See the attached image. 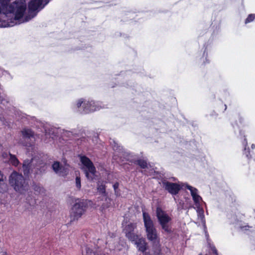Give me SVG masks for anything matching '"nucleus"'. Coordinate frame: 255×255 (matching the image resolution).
Listing matches in <instances>:
<instances>
[{
	"mask_svg": "<svg viewBox=\"0 0 255 255\" xmlns=\"http://www.w3.org/2000/svg\"><path fill=\"white\" fill-rule=\"evenodd\" d=\"M142 216L146 238L149 241L152 243L153 255H160L161 250L160 239L153 221L149 214L145 212L142 213Z\"/></svg>",
	"mask_w": 255,
	"mask_h": 255,
	"instance_id": "nucleus-1",
	"label": "nucleus"
},
{
	"mask_svg": "<svg viewBox=\"0 0 255 255\" xmlns=\"http://www.w3.org/2000/svg\"><path fill=\"white\" fill-rule=\"evenodd\" d=\"M155 213L158 223L162 229V233L167 235L172 234L174 230L170 223L172 218L160 207H157L156 208Z\"/></svg>",
	"mask_w": 255,
	"mask_h": 255,
	"instance_id": "nucleus-2",
	"label": "nucleus"
},
{
	"mask_svg": "<svg viewBox=\"0 0 255 255\" xmlns=\"http://www.w3.org/2000/svg\"><path fill=\"white\" fill-rule=\"evenodd\" d=\"M9 183L15 191L20 192L25 190L27 186L23 176L16 171H13L10 174Z\"/></svg>",
	"mask_w": 255,
	"mask_h": 255,
	"instance_id": "nucleus-3",
	"label": "nucleus"
},
{
	"mask_svg": "<svg viewBox=\"0 0 255 255\" xmlns=\"http://www.w3.org/2000/svg\"><path fill=\"white\" fill-rule=\"evenodd\" d=\"M79 158L80 162L85 167L83 170L86 178L90 181L93 180L96 175V169L93 162L86 155H79Z\"/></svg>",
	"mask_w": 255,
	"mask_h": 255,
	"instance_id": "nucleus-4",
	"label": "nucleus"
},
{
	"mask_svg": "<svg viewBox=\"0 0 255 255\" xmlns=\"http://www.w3.org/2000/svg\"><path fill=\"white\" fill-rule=\"evenodd\" d=\"M87 208V204L83 200L77 199L71 208V222L78 220L84 214Z\"/></svg>",
	"mask_w": 255,
	"mask_h": 255,
	"instance_id": "nucleus-5",
	"label": "nucleus"
},
{
	"mask_svg": "<svg viewBox=\"0 0 255 255\" xmlns=\"http://www.w3.org/2000/svg\"><path fill=\"white\" fill-rule=\"evenodd\" d=\"M95 102L93 101H87L84 99L78 100L76 103V107L83 114H87L96 110Z\"/></svg>",
	"mask_w": 255,
	"mask_h": 255,
	"instance_id": "nucleus-6",
	"label": "nucleus"
},
{
	"mask_svg": "<svg viewBox=\"0 0 255 255\" xmlns=\"http://www.w3.org/2000/svg\"><path fill=\"white\" fill-rule=\"evenodd\" d=\"M13 13H14V19L15 20H19L21 19L26 9V4L25 1L16 0L13 2Z\"/></svg>",
	"mask_w": 255,
	"mask_h": 255,
	"instance_id": "nucleus-7",
	"label": "nucleus"
},
{
	"mask_svg": "<svg viewBox=\"0 0 255 255\" xmlns=\"http://www.w3.org/2000/svg\"><path fill=\"white\" fill-rule=\"evenodd\" d=\"M137 225L135 223H130L126 225L123 229V232L128 240L133 242L138 239V235L135 233Z\"/></svg>",
	"mask_w": 255,
	"mask_h": 255,
	"instance_id": "nucleus-8",
	"label": "nucleus"
},
{
	"mask_svg": "<svg viewBox=\"0 0 255 255\" xmlns=\"http://www.w3.org/2000/svg\"><path fill=\"white\" fill-rule=\"evenodd\" d=\"M163 185L165 190L174 195L177 194L182 188V187L178 183L169 181L163 182Z\"/></svg>",
	"mask_w": 255,
	"mask_h": 255,
	"instance_id": "nucleus-9",
	"label": "nucleus"
},
{
	"mask_svg": "<svg viewBox=\"0 0 255 255\" xmlns=\"http://www.w3.org/2000/svg\"><path fill=\"white\" fill-rule=\"evenodd\" d=\"M136 245V247L139 251L142 253H144L145 251L148 249V245L146 243L145 239L142 237L139 238L133 242Z\"/></svg>",
	"mask_w": 255,
	"mask_h": 255,
	"instance_id": "nucleus-10",
	"label": "nucleus"
},
{
	"mask_svg": "<svg viewBox=\"0 0 255 255\" xmlns=\"http://www.w3.org/2000/svg\"><path fill=\"white\" fill-rule=\"evenodd\" d=\"M10 0H0V6L6 13H13V2L9 3Z\"/></svg>",
	"mask_w": 255,
	"mask_h": 255,
	"instance_id": "nucleus-11",
	"label": "nucleus"
},
{
	"mask_svg": "<svg viewBox=\"0 0 255 255\" xmlns=\"http://www.w3.org/2000/svg\"><path fill=\"white\" fill-rule=\"evenodd\" d=\"M43 0H31L28 5L29 12H33L37 10L42 5Z\"/></svg>",
	"mask_w": 255,
	"mask_h": 255,
	"instance_id": "nucleus-12",
	"label": "nucleus"
},
{
	"mask_svg": "<svg viewBox=\"0 0 255 255\" xmlns=\"http://www.w3.org/2000/svg\"><path fill=\"white\" fill-rule=\"evenodd\" d=\"M186 188L190 191L191 195L193 198L194 203L195 204L199 203L201 198L198 194V190L196 188L188 185L186 186Z\"/></svg>",
	"mask_w": 255,
	"mask_h": 255,
	"instance_id": "nucleus-13",
	"label": "nucleus"
},
{
	"mask_svg": "<svg viewBox=\"0 0 255 255\" xmlns=\"http://www.w3.org/2000/svg\"><path fill=\"white\" fill-rule=\"evenodd\" d=\"M245 137V136H244ZM243 144L244 146V149L243 151V154L246 156L248 160V162L252 158V155L251 154L250 150L249 147L248 146V141L246 137L244 138L243 141Z\"/></svg>",
	"mask_w": 255,
	"mask_h": 255,
	"instance_id": "nucleus-14",
	"label": "nucleus"
},
{
	"mask_svg": "<svg viewBox=\"0 0 255 255\" xmlns=\"http://www.w3.org/2000/svg\"><path fill=\"white\" fill-rule=\"evenodd\" d=\"M31 162L28 160H24L22 165V171L25 176H28L30 174Z\"/></svg>",
	"mask_w": 255,
	"mask_h": 255,
	"instance_id": "nucleus-15",
	"label": "nucleus"
},
{
	"mask_svg": "<svg viewBox=\"0 0 255 255\" xmlns=\"http://www.w3.org/2000/svg\"><path fill=\"white\" fill-rule=\"evenodd\" d=\"M52 169L56 173H61L64 169L63 166L58 161H54L52 165Z\"/></svg>",
	"mask_w": 255,
	"mask_h": 255,
	"instance_id": "nucleus-16",
	"label": "nucleus"
},
{
	"mask_svg": "<svg viewBox=\"0 0 255 255\" xmlns=\"http://www.w3.org/2000/svg\"><path fill=\"white\" fill-rule=\"evenodd\" d=\"M134 164L138 165L142 169L147 168V162L143 159H138L133 161Z\"/></svg>",
	"mask_w": 255,
	"mask_h": 255,
	"instance_id": "nucleus-17",
	"label": "nucleus"
},
{
	"mask_svg": "<svg viewBox=\"0 0 255 255\" xmlns=\"http://www.w3.org/2000/svg\"><path fill=\"white\" fill-rule=\"evenodd\" d=\"M22 134L23 137L25 138H30L33 137L34 135V133L33 131H32L31 129L29 128H24L22 131Z\"/></svg>",
	"mask_w": 255,
	"mask_h": 255,
	"instance_id": "nucleus-18",
	"label": "nucleus"
},
{
	"mask_svg": "<svg viewBox=\"0 0 255 255\" xmlns=\"http://www.w3.org/2000/svg\"><path fill=\"white\" fill-rule=\"evenodd\" d=\"M46 165L43 164L40 166H38L34 171V174L35 175H42L45 173L46 170Z\"/></svg>",
	"mask_w": 255,
	"mask_h": 255,
	"instance_id": "nucleus-19",
	"label": "nucleus"
},
{
	"mask_svg": "<svg viewBox=\"0 0 255 255\" xmlns=\"http://www.w3.org/2000/svg\"><path fill=\"white\" fill-rule=\"evenodd\" d=\"M9 156V162L10 163L14 166H17L19 164V162L16 156L10 153Z\"/></svg>",
	"mask_w": 255,
	"mask_h": 255,
	"instance_id": "nucleus-20",
	"label": "nucleus"
},
{
	"mask_svg": "<svg viewBox=\"0 0 255 255\" xmlns=\"http://www.w3.org/2000/svg\"><path fill=\"white\" fill-rule=\"evenodd\" d=\"M244 119L240 114L237 115L236 118V124L237 126H243L244 124Z\"/></svg>",
	"mask_w": 255,
	"mask_h": 255,
	"instance_id": "nucleus-21",
	"label": "nucleus"
},
{
	"mask_svg": "<svg viewBox=\"0 0 255 255\" xmlns=\"http://www.w3.org/2000/svg\"><path fill=\"white\" fill-rule=\"evenodd\" d=\"M255 20V14H250L245 20V23L247 24Z\"/></svg>",
	"mask_w": 255,
	"mask_h": 255,
	"instance_id": "nucleus-22",
	"label": "nucleus"
},
{
	"mask_svg": "<svg viewBox=\"0 0 255 255\" xmlns=\"http://www.w3.org/2000/svg\"><path fill=\"white\" fill-rule=\"evenodd\" d=\"M97 190L100 193L102 194H106V186L102 183H101V184H98Z\"/></svg>",
	"mask_w": 255,
	"mask_h": 255,
	"instance_id": "nucleus-23",
	"label": "nucleus"
},
{
	"mask_svg": "<svg viewBox=\"0 0 255 255\" xmlns=\"http://www.w3.org/2000/svg\"><path fill=\"white\" fill-rule=\"evenodd\" d=\"M76 186L78 189H80L81 187V178L79 176L76 177Z\"/></svg>",
	"mask_w": 255,
	"mask_h": 255,
	"instance_id": "nucleus-24",
	"label": "nucleus"
},
{
	"mask_svg": "<svg viewBox=\"0 0 255 255\" xmlns=\"http://www.w3.org/2000/svg\"><path fill=\"white\" fill-rule=\"evenodd\" d=\"M33 189L35 191L40 192L41 191L42 188L39 185H35L34 186Z\"/></svg>",
	"mask_w": 255,
	"mask_h": 255,
	"instance_id": "nucleus-25",
	"label": "nucleus"
},
{
	"mask_svg": "<svg viewBox=\"0 0 255 255\" xmlns=\"http://www.w3.org/2000/svg\"><path fill=\"white\" fill-rule=\"evenodd\" d=\"M113 142H114V143L115 144L114 145L112 144V145H113V147L114 149V150H118V149H119V147L120 146H119L118 145V144H117V143L115 142V141H113Z\"/></svg>",
	"mask_w": 255,
	"mask_h": 255,
	"instance_id": "nucleus-26",
	"label": "nucleus"
},
{
	"mask_svg": "<svg viewBox=\"0 0 255 255\" xmlns=\"http://www.w3.org/2000/svg\"><path fill=\"white\" fill-rule=\"evenodd\" d=\"M119 184L118 182H116L114 185H113V188L115 190V191H116V190L119 187Z\"/></svg>",
	"mask_w": 255,
	"mask_h": 255,
	"instance_id": "nucleus-27",
	"label": "nucleus"
},
{
	"mask_svg": "<svg viewBox=\"0 0 255 255\" xmlns=\"http://www.w3.org/2000/svg\"><path fill=\"white\" fill-rule=\"evenodd\" d=\"M213 253L214 254H215V255H218V252H217V250L215 249V248H214L213 249Z\"/></svg>",
	"mask_w": 255,
	"mask_h": 255,
	"instance_id": "nucleus-28",
	"label": "nucleus"
},
{
	"mask_svg": "<svg viewBox=\"0 0 255 255\" xmlns=\"http://www.w3.org/2000/svg\"><path fill=\"white\" fill-rule=\"evenodd\" d=\"M3 180V174L1 173V172L0 171V181Z\"/></svg>",
	"mask_w": 255,
	"mask_h": 255,
	"instance_id": "nucleus-29",
	"label": "nucleus"
},
{
	"mask_svg": "<svg viewBox=\"0 0 255 255\" xmlns=\"http://www.w3.org/2000/svg\"><path fill=\"white\" fill-rule=\"evenodd\" d=\"M143 255H150L149 252H146V251L144 252V253H142Z\"/></svg>",
	"mask_w": 255,
	"mask_h": 255,
	"instance_id": "nucleus-30",
	"label": "nucleus"
},
{
	"mask_svg": "<svg viewBox=\"0 0 255 255\" xmlns=\"http://www.w3.org/2000/svg\"><path fill=\"white\" fill-rule=\"evenodd\" d=\"M251 147L253 149H255V144H252V145H251Z\"/></svg>",
	"mask_w": 255,
	"mask_h": 255,
	"instance_id": "nucleus-31",
	"label": "nucleus"
},
{
	"mask_svg": "<svg viewBox=\"0 0 255 255\" xmlns=\"http://www.w3.org/2000/svg\"><path fill=\"white\" fill-rule=\"evenodd\" d=\"M224 107H225L224 111H225L227 109V105H224Z\"/></svg>",
	"mask_w": 255,
	"mask_h": 255,
	"instance_id": "nucleus-32",
	"label": "nucleus"
}]
</instances>
